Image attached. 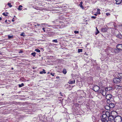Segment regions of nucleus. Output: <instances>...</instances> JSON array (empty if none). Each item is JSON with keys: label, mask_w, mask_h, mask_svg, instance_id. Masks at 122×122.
<instances>
[{"label": "nucleus", "mask_w": 122, "mask_h": 122, "mask_svg": "<svg viewBox=\"0 0 122 122\" xmlns=\"http://www.w3.org/2000/svg\"><path fill=\"white\" fill-rule=\"evenodd\" d=\"M107 116L106 113L103 114L101 117V120L102 122H106L107 121Z\"/></svg>", "instance_id": "f257e3e1"}, {"label": "nucleus", "mask_w": 122, "mask_h": 122, "mask_svg": "<svg viewBox=\"0 0 122 122\" xmlns=\"http://www.w3.org/2000/svg\"><path fill=\"white\" fill-rule=\"evenodd\" d=\"M122 120L121 117L119 116H116L114 119V122H121Z\"/></svg>", "instance_id": "f03ea898"}, {"label": "nucleus", "mask_w": 122, "mask_h": 122, "mask_svg": "<svg viewBox=\"0 0 122 122\" xmlns=\"http://www.w3.org/2000/svg\"><path fill=\"white\" fill-rule=\"evenodd\" d=\"M113 81L114 82V83L116 84H118L121 81V80L119 78L116 77L114 78L113 79Z\"/></svg>", "instance_id": "7ed1b4c3"}, {"label": "nucleus", "mask_w": 122, "mask_h": 122, "mask_svg": "<svg viewBox=\"0 0 122 122\" xmlns=\"http://www.w3.org/2000/svg\"><path fill=\"white\" fill-rule=\"evenodd\" d=\"M99 92L101 93L103 96H104L106 94L107 91L105 90H101Z\"/></svg>", "instance_id": "20e7f679"}, {"label": "nucleus", "mask_w": 122, "mask_h": 122, "mask_svg": "<svg viewBox=\"0 0 122 122\" xmlns=\"http://www.w3.org/2000/svg\"><path fill=\"white\" fill-rule=\"evenodd\" d=\"M99 89V87L97 85H95L93 88V90L96 92L98 91Z\"/></svg>", "instance_id": "39448f33"}, {"label": "nucleus", "mask_w": 122, "mask_h": 122, "mask_svg": "<svg viewBox=\"0 0 122 122\" xmlns=\"http://www.w3.org/2000/svg\"><path fill=\"white\" fill-rule=\"evenodd\" d=\"M112 97L111 95L110 94H108L106 95V97L107 100H109Z\"/></svg>", "instance_id": "423d86ee"}, {"label": "nucleus", "mask_w": 122, "mask_h": 122, "mask_svg": "<svg viewBox=\"0 0 122 122\" xmlns=\"http://www.w3.org/2000/svg\"><path fill=\"white\" fill-rule=\"evenodd\" d=\"M117 76L118 78H119L121 80V79H122V73H119L118 74Z\"/></svg>", "instance_id": "0eeeda50"}, {"label": "nucleus", "mask_w": 122, "mask_h": 122, "mask_svg": "<svg viewBox=\"0 0 122 122\" xmlns=\"http://www.w3.org/2000/svg\"><path fill=\"white\" fill-rule=\"evenodd\" d=\"M122 50V49H121L120 48H117L115 49V51L116 53H118L119 52L121 51Z\"/></svg>", "instance_id": "6e6552de"}, {"label": "nucleus", "mask_w": 122, "mask_h": 122, "mask_svg": "<svg viewBox=\"0 0 122 122\" xmlns=\"http://www.w3.org/2000/svg\"><path fill=\"white\" fill-rule=\"evenodd\" d=\"M116 4H119L121 3L122 0H115Z\"/></svg>", "instance_id": "1a4fd4ad"}, {"label": "nucleus", "mask_w": 122, "mask_h": 122, "mask_svg": "<svg viewBox=\"0 0 122 122\" xmlns=\"http://www.w3.org/2000/svg\"><path fill=\"white\" fill-rule=\"evenodd\" d=\"M109 106L110 108H112L114 107V105L113 103H110L109 104Z\"/></svg>", "instance_id": "9d476101"}, {"label": "nucleus", "mask_w": 122, "mask_h": 122, "mask_svg": "<svg viewBox=\"0 0 122 122\" xmlns=\"http://www.w3.org/2000/svg\"><path fill=\"white\" fill-rule=\"evenodd\" d=\"M75 82V81L74 80L72 81L70 80L69 82L68 83L70 84H72L74 83Z\"/></svg>", "instance_id": "9b49d317"}, {"label": "nucleus", "mask_w": 122, "mask_h": 122, "mask_svg": "<svg viewBox=\"0 0 122 122\" xmlns=\"http://www.w3.org/2000/svg\"><path fill=\"white\" fill-rule=\"evenodd\" d=\"M112 89V88L111 87H106L105 88V89L106 91H109Z\"/></svg>", "instance_id": "f8f14e48"}, {"label": "nucleus", "mask_w": 122, "mask_h": 122, "mask_svg": "<svg viewBox=\"0 0 122 122\" xmlns=\"http://www.w3.org/2000/svg\"><path fill=\"white\" fill-rule=\"evenodd\" d=\"M117 37L120 39L122 38V36L121 34H118L117 36Z\"/></svg>", "instance_id": "ddd939ff"}, {"label": "nucleus", "mask_w": 122, "mask_h": 122, "mask_svg": "<svg viewBox=\"0 0 122 122\" xmlns=\"http://www.w3.org/2000/svg\"><path fill=\"white\" fill-rule=\"evenodd\" d=\"M105 108L107 110H110V107H109V106L107 105L105 107Z\"/></svg>", "instance_id": "4468645a"}, {"label": "nucleus", "mask_w": 122, "mask_h": 122, "mask_svg": "<svg viewBox=\"0 0 122 122\" xmlns=\"http://www.w3.org/2000/svg\"><path fill=\"white\" fill-rule=\"evenodd\" d=\"M108 118V120L110 121H112L113 119V117L111 116H109Z\"/></svg>", "instance_id": "2eb2a0df"}, {"label": "nucleus", "mask_w": 122, "mask_h": 122, "mask_svg": "<svg viewBox=\"0 0 122 122\" xmlns=\"http://www.w3.org/2000/svg\"><path fill=\"white\" fill-rule=\"evenodd\" d=\"M100 10L99 9H97V14H100L101 13L100 12Z\"/></svg>", "instance_id": "dca6fc26"}, {"label": "nucleus", "mask_w": 122, "mask_h": 122, "mask_svg": "<svg viewBox=\"0 0 122 122\" xmlns=\"http://www.w3.org/2000/svg\"><path fill=\"white\" fill-rule=\"evenodd\" d=\"M40 73L41 74H43V73L45 74L46 73V72L45 71V70L43 69L42 71L40 72Z\"/></svg>", "instance_id": "f3484780"}, {"label": "nucleus", "mask_w": 122, "mask_h": 122, "mask_svg": "<svg viewBox=\"0 0 122 122\" xmlns=\"http://www.w3.org/2000/svg\"><path fill=\"white\" fill-rule=\"evenodd\" d=\"M8 13H3L2 14L4 16H6L8 15L7 14H8Z\"/></svg>", "instance_id": "a211bd4d"}, {"label": "nucleus", "mask_w": 122, "mask_h": 122, "mask_svg": "<svg viewBox=\"0 0 122 122\" xmlns=\"http://www.w3.org/2000/svg\"><path fill=\"white\" fill-rule=\"evenodd\" d=\"M22 7V6L21 5H20L19 6V8L18 9L19 10H21L22 9L21 8H21Z\"/></svg>", "instance_id": "6ab92c4d"}, {"label": "nucleus", "mask_w": 122, "mask_h": 122, "mask_svg": "<svg viewBox=\"0 0 122 122\" xmlns=\"http://www.w3.org/2000/svg\"><path fill=\"white\" fill-rule=\"evenodd\" d=\"M82 51V49H78V52L80 53Z\"/></svg>", "instance_id": "aec40b11"}, {"label": "nucleus", "mask_w": 122, "mask_h": 122, "mask_svg": "<svg viewBox=\"0 0 122 122\" xmlns=\"http://www.w3.org/2000/svg\"><path fill=\"white\" fill-rule=\"evenodd\" d=\"M96 29L97 30V32L95 34L96 35H97L98 33H99V32L98 30L97 27H96Z\"/></svg>", "instance_id": "412c9836"}, {"label": "nucleus", "mask_w": 122, "mask_h": 122, "mask_svg": "<svg viewBox=\"0 0 122 122\" xmlns=\"http://www.w3.org/2000/svg\"><path fill=\"white\" fill-rule=\"evenodd\" d=\"M24 86V84L23 83H21V84L19 85V87H21Z\"/></svg>", "instance_id": "4be33fe9"}, {"label": "nucleus", "mask_w": 122, "mask_h": 122, "mask_svg": "<svg viewBox=\"0 0 122 122\" xmlns=\"http://www.w3.org/2000/svg\"><path fill=\"white\" fill-rule=\"evenodd\" d=\"M24 33H22L20 34V35L21 36H23V37H25V35L24 34Z\"/></svg>", "instance_id": "5701e85b"}, {"label": "nucleus", "mask_w": 122, "mask_h": 122, "mask_svg": "<svg viewBox=\"0 0 122 122\" xmlns=\"http://www.w3.org/2000/svg\"><path fill=\"white\" fill-rule=\"evenodd\" d=\"M52 41L53 42L57 43L58 42L57 40L56 39L54 40H52Z\"/></svg>", "instance_id": "b1692460"}, {"label": "nucleus", "mask_w": 122, "mask_h": 122, "mask_svg": "<svg viewBox=\"0 0 122 122\" xmlns=\"http://www.w3.org/2000/svg\"><path fill=\"white\" fill-rule=\"evenodd\" d=\"M31 55H32L33 56H35L36 55V53L35 52L32 53L31 54Z\"/></svg>", "instance_id": "393cba45"}, {"label": "nucleus", "mask_w": 122, "mask_h": 122, "mask_svg": "<svg viewBox=\"0 0 122 122\" xmlns=\"http://www.w3.org/2000/svg\"><path fill=\"white\" fill-rule=\"evenodd\" d=\"M63 73L64 74H66V70H63Z\"/></svg>", "instance_id": "a878e982"}, {"label": "nucleus", "mask_w": 122, "mask_h": 122, "mask_svg": "<svg viewBox=\"0 0 122 122\" xmlns=\"http://www.w3.org/2000/svg\"><path fill=\"white\" fill-rule=\"evenodd\" d=\"M35 51H36L37 52H40V50L38 49H35Z\"/></svg>", "instance_id": "bb28decb"}, {"label": "nucleus", "mask_w": 122, "mask_h": 122, "mask_svg": "<svg viewBox=\"0 0 122 122\" xmlns=\"http://www.w3.org/2000/svg\"><path fill=\"white\" fill-rule=\"evenodd\" d=\"M8 5L10 7H12V5H11V4L10 3H8Z\"/></svg>", "instance_id": "cd10ccee"}, {"label": "nucleus", "mask_w": 122, "mask_h": 122, "mask_svg": "<svg viewBox=\"0 0 122 122\" xmlns=\"http://www.w3.org/2000/svg\"><path fill=\"white\" fill-rule=\"evenodd\" d=\"M8 38L9 39H10L13 37V36H8Z\"/></svg>", "instance_id": "c85d7f7f"}, {"label": "nucleus", "mask_w": 122, "mask_h": 122, "mask_svg": "<svg viewBox=\"0 0 122 122\" xmlns=\"http://www.w3.org/2000/svg\"><path fill=\"white\" fill-rule=\"evenodd\" d=\"M105 28H103L101 30L103 31L106 32V30H105Z\"/></svg>", "instance_id": "c756f323"}, {"label": "nucleus", "mask_w": 122, "mask_h": 122, "mask_svg": "<svg viewBox=\"0 0 122 122\" xmlns=\"http://www.w3.org/2000/svg\"><path fill=\"white\" fill-rule=\"evenodd\" d=\"M74 33H75V34H77V33H79V31H74Z\"/></svg>", "instance_id": "7c9ffc66"}, {"label": "nucleus", "mask_w": 122, "mask_h": 122, "mask_svg": "<svg viewBox=\"0 0 122 122\" xmlns=\"http://www.w3.org/2000/svg\"><path fill=\"white\" fill-rule=\"evenodd\" d=\"M106 15H107L108 16L109 15H110V14H109V13H106Z\"/></svg>", "instance_id": "2f4dec72"}, {"label": "nucleus", "mask_w": 122, "mask_h": 122, "mask_svg": "<svg viewBox=\"0 0 122 122\" xmlns=\"http://www.w3.org/2000/svg\"><path fill=\"white\" fill-rule=\"evenodd\" d=\"M91 18H92L95 19L96 18V17L95 16H92V17Z\"/></svg>", "instance_id": "473e14b6"}, {"label": "nucleus", "mask_w": 122, "mask_h": 122, "mask_svg": "<svg viewBox=\"0 0 122 122\" xmlns=\"http://www.w3.org/2000/svg\"><path fill=\"white\" fill-rule=\"evenodd\" d=\"M52 76H53L54 75V73H51L50 74Z\"/></svg>", "instance_id": "72a5a7b5"}, {"label": "nucleus", "mask_w": 122, "mask_h": 122, "mask_svg": "<svg viewBox=\"0 0 122 122\" xmlns=\"http://www.w3.org/2000/svg\"><path fill=\"white\" fill-rule=\"evenodd\" d=\"M22 52V51H20L19 52V53H21Z\"/></svg>", "instance_id": "f704fd0d"}, {"label": "nucleus", "mask_w": 122, "mask_h": 122, "mask_svg": "<svg viewBox=\"0 0 122 122\" xmlns=\"http://www.w3.org/2000/svg\"><path fill=\"white\" fill-rule=\"evenodd\" d=\"M45 29V28H42V29L43 30V31H44V32H45V30H44Z\"/></svg>", "instance_id": "c9c22d12"}, {"label": "nucleus", "mask_w": 122, "mask_h": 122, "mask_svg": "<svg viewBox=\"0 0 122 122\" xmlns=\"http://www.w3.org/2000/svg\"><path fill=\"white\" fill-rule=\"evenodd\" d=\"M37 26H40V24H37Z\"/></svg>", "instance_id": "e433bc0d"}, {"label": "nucleus", "mask_w": 122, "mask_h": 122, "mask_svg": "<svg viewBox=\"0 0 122 122\" xmlns=\"http://www.w3.org/2000/svg\"><path fill=\"white\" fill-rule=\"evenodd\" d=\"M94 15L96 16L97 15V14H94Z\"/></svg>", "instance_id": "4c0bfd02"}, {"label": "nucleus", "mask_w": 122, "mask_h": 122, "mask_svg": "<svg viewBox=\"0 0 122 122\" xmlns=\"http://www.w3.org/2000/svg\"><path fill=\"white\" fill-rule=\"evenodd\" d=\"M12 22H14V19H12Z\"/></svg>", "instance_id": "58836bf2"}, {"label": "nucleus", "mask_w": 122, "mask_h": 122, "mask_svg": "<svg viewBox=\"0 0 122 122\" xmlns=\"http://www.w3.org/2000/svg\"><path fill=\"white\" fill-rule=\"evenodd\" d=\"M2 19V18L1 17H0V20H1Z\"/></svg>", "instance_id": "ea45409f"}, {"label": "nucleus", "mask_w": 122, "mask_h": 122, "mask_svg": "<svg viewBox=\"0 0 122 122\" xmlns=\"http://www.w3.org/2000/svg\"><path fill=\"white\" fill-rule=\"evenodd\" d=\"M82 2H81V3H80V4H82Z\"/></svg>", "instance_id": "a19ab883"}, {"label": "nucleus", "mask_w": 122, "mask_h": 122, "mask_svg": "<svg viewBox=\"0 0 122 122\" xmlns=\"http://www.w3.org/2000/svg\"><path fill=\"white\" fill-rule=\"evenodd\" d=\"M7 20H6L5 21V22H7Z\"/></svg>", "instance_id": "79ce46f5"}, {"label": "nucleus", "mask_w": 122, "mask_h": 122, "mask_svg": "<svg viewBox=\"0 0 122 122\" xmlns=\"http://www.w3.org/2000/svg\"><path fill=\"white\" fill-rule=\"evenodd\" d=\"M120 45V44H118L117 45V46H119V45Z\"/></svg>", "instance_id": "37998d69"}, {"label": "nucleus", "mask_w": 122, "mask_h": 122, "mask_svg": "<svg viewBox=\"0 0 122 122\" xmlns=\"http://www.w3.org/2000/svg\"><path fill=\"white\" fill-rule=\"evenodd\" d=\"M11 69L12 70H13V67L12 68H11Z\"/></svg>", "instance_id": "c03bdc74"}, {"label": "nucleus", "mask_w": 122, "mask_h": 122, "mask_svg": "<svg viewBox=\"0 0 122 122\" xmlns=\"http://www.w3.org/2000/svg\"><path fill=\"white\" fill-rule=\"evenodd\" d=\"M80 6H81V7H82L83 6L82 5H81Z\"/></svg>", "instance_id": "a18cd8bd"}, {"label": "nucleus", "mask_w": 122, "mask_h": 122, "mask_svg": "<svg viewBox=\"0 0 122 122\" xmlns=\"http://www.w3.org/2000/svg\"><path fill=\"white\" fill-rule=\"evenodd\" d=\"M44 24H41V25H42Z\"/></svg>", "instance_id": "49530a36"}, {"label": "nucleus", "mask_w": 122, "mask_h": 122, "mask_svg": "<svg viewBox=\"0 0 122 122\" xmlns=\"http://www.w3.org/2000/svg\"><path fill=\"white\" fill-rule=\"evenodd\" d=\"M49 72H48V73H47V74H49Z\"/></svg>", "instance_id": "de8ad7c7"}, {"label": "nucleus", "mask_w": 122, "mask_h": 122, "mask_svg": "<svg viewBox=\"0 0 122 122\" xmlns=\"http://www.w3.org/2000/svg\"><path fill=\"white\" fill-rule=\"evenodd\" d=\"M35 26H36V25H35Z\"/></svg>", "instance_id": "09e8293b"}]
</instances>
